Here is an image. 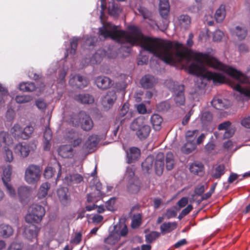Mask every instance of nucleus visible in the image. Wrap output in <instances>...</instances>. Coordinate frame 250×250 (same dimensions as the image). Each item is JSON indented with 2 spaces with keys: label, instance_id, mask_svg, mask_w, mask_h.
<instances>
[{
  "label": "nucleus",
  "instance_id": "nucleus-1",
  "mask_svg": "<svg viewBox=\"0 0 250 250\" xmlns=\"http://www.w3.org/2000/svg\"><path fill=\"white\" fill-rule=\"evenodd\" d=\"M100 1V19L103 24L102 27L99 28L100 36L105 39L110 38L119 43H130L131 46L123 45L120 49V52L125 51L127 55L131 51V47L138 43L144 50L152 54L166 63H174L173 53L172 51L173 42L171 41L144 36L141 30L135 26H131L128 28L130 33L124 30H117V26L109 22H105L104 11L106 9V0Z\"/></svg>",
  "mask_w": 250,
  "mask_h": 250
},
{
  "label": "nucleus",
  "instance_id": "nucleus-2",
  "mask_svg": "<svg viewBox=\"0 0 250 250\" xmlns=\"http://www.w3.org/2000/svg\"><path fill=\"white\" fill-rule=\"evenodd\" d=\"M183 44L178 42L173 43L172 51L173 53V59L174 63H167L171 65H175L177 62H181L184 60L189 62L193 57L195 62L191 63L188 67V72L192 75L197 76H203L205 71L204 63L215 69L224 72L233 78L238 83H246L248 81L247 76L238 71L232 67L229 66L216 58L211 56L208 53H203L193 51L187 48L184 47L183 50H180Z\"/></svg>",
  "mask_w": 250,
  "mask_h": 250
},
{
  "label": "nucleus",
  "instance_id": "nucleus-3",
  "mask_svg": "<svg viewBox=\"0 0 250 250\" xmlns=\"http://www.w3.org/2000/svg\"><path fill=\"white\" fill-rule=\"evenodd\" d=\"M130 128L136 132V135L140 140L146 139L151 130L150 126L146 124L145 118L142 116L135 119L131 123Z\"/></svg>",
  "mask_w": 250,
  "mask_h": 250
},
{
  "label": "nucleus",
  "instance_id": "nucleus-4",
  "mask_svg": "<svg viewBox=\"0 0 250 250\" xmlns=\"http://www.w3.org/2000/svg\"><path fill=\"white\" fill-rule=\"evenodd\" d=\"M45 214V210L43 207L37 204H33L29 208L25 220L28 223L38 224L41 222Z\"/></svg>",
  "mask_w": 250,
  "mask_h": 250
},
{
  "label": "nucleus",
  "instance_id": "nucleus-5",
  "mask_svg": "<svg viewBox=\"0 0 250 250\" xmlns=\"http://www.w3.org/2000/svg\"><path fill=\"white\" fill-rule=\"evenodd\" d=\"M127 233V226L124 223H119L114 227V231L104 239V242L108 244L113 245L120 239L121 237H125Z\"/></svg>",
  "mask_w": 250,
  "mask_h": 250
},
{
  "label": "nucleus",
  "instance_id": "nucleus-6",
  "mask_svg": "<svg viewBox=\"0 0 250 250\" xmlns=\"http://www.w3.org/2000/svg\"><path fill=\"white\" fill-rule=\"evenodd\" d=\"M41 169L40 167L30 165L26 169L24 178L28 184H35L40 179Z\"/></svg>",
  "mask_w": 250,
  "mask_h": 250
},
{
  "label": "nucleus",
  "instance_id": "nucleus-7",
  "mask_svg": "<svg viewBox=\"0 0 250 250\" xmlns=\"http://www.w3.org/2000/svg\"><path fill=\"white\" fill-rule=\"evenodd\" d=\"M36 148V146L34 143H19L14 147V152L21 157L25 158Z\"/></svg>",
  "mask_w": 250,
  "mask_h": 250
},
{
  "label": "nucleus",
  "instance_id": "nucleus-8",
  "mask_svg": "<svg viewBox=\"0 0 250 250\" xmlns=\"http://www.w3.org/2000/svg\"><path fill=\"white\" fill-rule=\"evenodd\" d=\"M12 174V167L10 165H7L3 169V176L2 180L4 186L6 188L7 193L11 197L16 195L15 189L9 182L11 181V176Z\"/></svg>",
  "mask_w": 250,
  "mask_h": 250
},
{
  "label": "nucleus",
  "instance_id": "nucleus-9",
  "mask_svg": "<svg viewBox=\"0 0 250 250\" xmlns=\"http://www.w3.org/2000/svg\"><path fill=\"white\" fill-rule=\"evenodd\" d=\"M185 87L184 85L177 84L174 85L173 92L175 93L174 100L178 105H183L185 103V97L184 94Z\"/></svg>",
  "mask_w": 250,
  "mask_h": 250
},
{
  "label": "nucleus",
  "instance_id": "nucleus-10",
  "mask_svg": "<svg viewBox=\"0 0 250 250\" xmlns=\"http://www.w3.org/2000/svg\"><path fill=\"white\" fill-rule=\"evenodd\" d=\"M95 83L97 87L101 90H106L113 85V82L111 79L104 76L96 77L95 80Z\"/></svg>",
  "mask_w": 250,
  "mask_h": 250
},
{
  "label": "nucleus",
  "instance_id": "nucleus-11",
  "mask_svg": "<svg viewBox=\"0 0 250 250\" xmlns=\"http://www.w3.org/2000/svg\"><path fill=\"white\" fill-rule=\"evenodd\" d=\"M80 117L82 120L80 122L81 128L84 131H89L93 127V122L90 116L84 111H80Z\"/></svg>",
  "mask_w": 250,
  "mask_h": 250
},
{
  "label": "nucleus",
  "instance_id": "nucleus-12",
  "mask_svg": "<svg viewBox=\"0 0 250 250\" xmlns=\"http://www.w3.org/2000/svg\"><path fill=\"white\" fill-rule=\"evenodd\" d=\"M204 78L212 80L215 84L223 83L225 82V77L220 73L207 71L204 73Z\"/></svg>",
  "mask_w": 250,
  "mask_h": 250
},
{
  "label": "nucleus",
  "instance_id": "nucleus-13",
  "mask_svg": "<svg viewBox=\"0 0 250 250\" xmlns=\"http://www.w3.org/2000/svg\"><path fill=\"white\" fill-rule=\"evenodd\" d=\"M129 104L128 103H125L122 106L118 115L116 117V121L122 124L126 119H129L131 114L128 113Z\"/></svg>",
  "mask_w": 250,
  "mask_h": 250
},
{
  "label": "nucleus",
  "instance_id": "nucleus-14",
  "mask_svg": "<svg viewBox=\"0 0 250 250\" xmlns=\"http://www.w3.org/2000/svg\"><path fill=\"white\" fill-rule=\"evenodd\" d=\"M40 230V228L31 224L25 229V236L29 240L33 241L34 239H37Z\"/></svg>",
  "mask_w": 250,
  "mask_h": 250
},
{
  "label": "nucleus",
  "instance_id": "nucleus-15",
  "mask_svg": "<svg viewBox=\"0 0 250 250\" xmlns=\"http://www.w3.org/2000/svg\"><path fill=\"white\" fill-rule=\"evenodd\" d=\"M156 83L157 81L155 77L149 74L143 76L140 81L142 87L144 89L152 88Z\"/></svg>",
  "mask_w": 250,
  "mask_h": 250
},
{
  "label": "nucleus",
  "instance_id": "nucleus-16",
  "mask_svg": "<svg viewBox=\"0 0 250 250\" xmlns=\"http://www.w3.org/2000/svg\"><path fill=\"white\" fill-rule=\"evenodd\" d=\"M117 99V96L114 90L108 91L104 96L102 100L103 105L106 108H110L112 106Z\"/></svg>",
  "mask_w": 250,
  "mask_h": 250
},
{
  "label": "nucleus",
  "instance_id": "nucleus-17",
  "mask_svg": "<svg viewBox=\"0 0 250 250\" xmlns=\"http://www.w3.org/2000/svg\"><path fill=\"white\" fill-rule=\"evenodd\" d=\"M165 156L163 153L160 152L157 154L154 164V167L156 174L161 175L163 172L164 169Z\"/></svg>",
  "mask_w": 250,
  "mask_h": 250
},
{
  "label": "nucleus",
  "instance_id": "nucleus-18",
  "mask_svg": "<svg viewBox=\"0 0 250 250\" xmlns=\"http://www.w3.org/2000/svg\"><path fill=\"white\" fill-rule=\"evenodd\" d=\"M69 83L72 85H75L78 88L82 89L87 86L88 81L85 78L80 75H76L70 80Z\"/></svg>",
  "mask_w": 250,
  "mask_h": 250
},
{
  "label": "nucleus",
  "instance_id": "nucleus-19",
  "mask_svg": "<svg viewBox=\"0 0 250 250\" xmlns=\"http://www.w3.org/2000/svg\"><path fill=\"white\" fill-rule=\"evenodd\" d=\"M211 104L212 106L218 110L227 108L230 106V103L228 100L218 97H214L211 101Z\"/></svg>",
  "mask_w": 250,
  "mask_h": 250
},
{
  "label": "nucleus",
  "instance_id": "nucleus-20",
  "mask_svg": "<svg viewBox=\"0 0 250 250\" xmlns=\"http://www.w3.org/2000/svg\"><path fill=\"white\" fill-rule=\"evenodd\" d=\"M18 192L21 202L22 204L26 203L31 195V188L28 187H21Z\"/></svg>",
  "mask_w": 250,
  "mask_h": 250
},
{
  "label": "nucleus",
  "instance_id": "nucleus-21",
  "mask_svg": "<svg viewBox=\"0 0 250 250\" xmlns=\"http://www.w3.org/2000/svg\"><path fill=\"white\" fill-rule=\"evenodd\" d=\"M57 195L60 202L63 205H66L70 202V195L68 193V189L67 188L62 187L57 190Z\"/></svg>",
  "mask_w": 250,
  "mask_h": 250
},
{
  "label": "nucleus",
  "instance_id": "nucleus-22",
  "mask_svg": "<svg viewBox=\"0 0 250 250\" xmlns=\"http://www.w3.org/2000/svg\"><path fill=\"white\" fill-rule=\"evenodd\" d=\"M141 182L139 178H134L128 181V185L127 189L128 192L131 194L138 193L141 189Z\"/></svg>",
  "mask_w": 250,
  "mask_h": 250
},
{
  "label": "nucleus",
  "instance_id": "nucleus-23",
  "mask_svg": "<svg viewBox=\"0 0 250 250\" xmlns=\"http://www.w3.org/2000/svg\"><path fill=\"white\" fill-rule=\"evenodd\" d=\"M189 169L192 174L202 176L204 173V166L202 163L195 161L190 165Z\"/></svg>",
  "mask_w": 250,
  "mask_h": 250
},
{
  "label": "nucleus",
  "instance_id": "nucleus-24",
  "mask_svg": "<svg viewBox=\"0 0 250 250\" xmlns=\"http://www.w3.org/2000/svg\"><path fill=\"white\" fill-rule=\"evenodd\" d=\"M58 153L62 158H72L74 155L73 149L69 145H63L59 148Z\"/></svg>",
  "mask_w": 250,
  "mask_h": 250
},
{
  "label": "nucleus",
  "instance_id": "nucleus-25",
  "mask_svg": "<svg viewBox=\"0 0 250 250\" xmlns=\"http://www.w3.org/2000/svg\"><path fill=\"white\" fill-rule=\"evenodd\" d=\"M74 99L78 102L83 104H91L94 101L92 96L85 93L75 95Z\"/></svg>",
  "mask_w": 250,
  "mask_h": 250
},
{
  "label": "nucleus",
  "instance_id": "nucleus-26",
  "mask_svg": "<svg viewBox=\"0 0 250 250\" xmlns=\"http://www.w3.org/2000/svg\"><path fill=\"white\" fill-rule=\"evenodd\" d=\"M233 88L244 96L250 98V82L246 86H242L239 83L231 85Z\"/></svg>",
  "mask_w": 250,
  "mask_h": 250
},
{
  "label": "nucleus",
  "instance_id": "nucleus-27",
  "mask_svg": "<svg viewBox=\"0 0 250 250\" xmlns=\"http://www.w3.org/2000/svg\"><path fill=\"white\" fill-rule=\"evenodd\" d=\"M121 11L122 9L118 3H115L114 1H110L109 2L108 12L110 15L117 17L119 16Z\"/></svg>",
  "mask_w": 250,
  "mask_h": 250
},
{
  "label": "nucleus",
  "instance_id": "nucleus-28",
  "mask_svg": "<svg viewBox=\"0 0 250 250\" xmlns=\"http://www.w3.org/2000/svg\"><path fill=\"white\" fill-rule=\"evenodd\" d=\"M13 143V139L11 135L7 132L1 131L0 132V144L5 145V146L8 147Z\"/></svg>",
  "mask_w": 250,
  "mask_h": 250
},
{
  "label": "nucleus",
  "instance_id": "nucleus-29",
  "mask_svg": "<svg viewBox=\"0 0 250 250\" xmlns=\"http://www.w3.org/2000/svg\"><path fill=\"white\" fill-rule=\"evenodd\" d=\"M232 33L237 37L239 40H244L247 35V30L245 26H237L231 29Z\"/></svg>",
  "mask_w": 250,
  "mask_h": 250
},
{
  "label": "nucleus",
  "instance_id": "nucleus-30",
  "mask_svg": "<svg viewBox=\"0 0 250 250\" xmlns=\"http://www.w3.org/2000/svg\"><path fill=\"white\" fill-rule=\"evenodd\" d=\"M140 150L136 147H132L129 149V152L127 153L128 163H131L135 161L140 156Z\"/></svg>",
  "mask_w": 250,
  "mask_h": 250
},
{
  "label": "nucleus",
  "instance_id": "nucleus-31",
  "mask_svg": "<svg viewBox=\"0 0 250 250\" xmlns=\"http://www.w3.org/2000/svg\"><path fill=\"white\" fill-rule=\"evenodd\" d=\"M13 233V229L9 225L2 224L0 225V234L3 238H8Z\"/></svg>",
  "mask_w": 250,
  "mask_h": 250
},
{
  "label": "nucleus",
  "instance_id": "nucleus-32",
  "mask_svg": "<svg viewBox=\"0 0 250 250\" xmlns=\"http://www.w3.org/2000/svg\"><path fill=\"white\" fill-rule=\"evenodd\" d=\"M178 22L181 27L186 29L191 23V19L188 15H182L178 18Z\"/></svg>",
  "mask_w": 250,
  "mask_h": 250
},
{
  "label": "nucleus",
  "instance_id": "nucleus-33",
  "mask_svg": "<svg viewBox=\"0 0 250 250\" xmlns=\"http://www.w3.org/2000/svg\"><path fill=\"white\" fill-rule=\"evenodd\" d=\"M177 226L176 222L164 223L160 227L162 233H168L174 230Z\"/></svg>",
  "mask_w": 250,
  "mask_h": 250
},
{
  "label": "nucleus",
  "instance_id": "nucleus-34",
  "mask_svg": "<svg viewBox=\"0 0 250 250\" xmlns=\"http://www.w3.org/2000/svg\"><path fill=\"white\" fill-rule=\"evenodd\" d=\"M50 188V185L49 183L47 182L42 183L38 192L37 196L38 198L42 199L46 197Z\"/></svg>",
  "mask_w": 250,
  "mask_h": 250
},
{
  "label": "nucleus",
  "instance_id": "nucleus-35",
  "mask_svg": "<svg viewBox=\"0 0 250 250\" xmlns=\"http://www.w3.org/2000/svg\"><path fill=\"white\" fill-rule=\"evenodd\" d=\"M226 16V9L225 6L224 5H221L218 9L216 11L214 15V18L217 22H222Z\"/></svg>",
  "mask_w": 250,
  "mask_h": 250
},
{
  "label": "nucleus",
  "instance_id": "nucleus-36",
  "mask_svg": "<svg viewBox=\"0 0 250 250\" xmlns=\"http://www.w3.org/2000/svg\"><path fill=\"white\" fill-rule=\"evenodd\" d=\"M200 119L203 126H207L212 120V115L209 111L204 112L201 115Z\"/></svg>",
  "mask_w": 250,
  "mask_h": 250
},
{
  "label": "nucleus",
  "instance_id": "nucleus-37",
  "mask_svg": "<svg viewBox=\"0 0 250 250\" xmlns=\"http://www.w3.org/2000/svg\"><path fill=\"white\" fill-rule=\"evenodd\" d=\"M196 148V144L194 141H187V143L181 148V151L185 154H189Z\"/></svg>",
  "mask_w": 250,
  "mask_h": 250
},
{
  "label": "nucleus",
  "instance_id": "nucleus-38",
  "mask_svg": "<svg viewBox=\"0 0 250 250\" xmlns=\"http://www.w3.org/2000/svg\"><path fill=\"white\" fill-rule=\"evenodd\" d=\"M162 122L163 118L158 114H154L151 117V124L155 130L160 129Z\"/></svg>",
  "mask_w": 250,
  "mask_h": 250
},
{
  "label": "nucleus",
  "instance_id": "nucleus-39",
  "mask_svg": "<svg viewBox=\"0 0 250 250\" xmlns=\"http://www.w3.org/2000/svg\"><path fill=\"white\" fill-rule=\"evenodd\" d=\"M175 165V160L173 154L171 152L167 153L166 157V167L168 170L172 169Z\"/></svg>",
  "mask_w": 250,
  "mask_h": 250
},
{
  "label": "nucleus",
  "instance_id": "nucleus-40",
  "mask_svg": "<svg viewBox=\"0 0 250 250\" xmlns=\"http://www.w3.org/2000/svg\"><path fill=\"white\" fill-rule=\"evenodd\" d=\"M23 128L19 124H15L11 129V132L16 139H22Z\"/></svg>",
  "mask_w": 250,
  "mask_h": 250
},
{
  "label": "nucleus",
  "instance_id": "nucleus-41",
  "mask_svg": "<svg viewBox=\"0 0 250 250\" xmlns=\"http://www.w3.org/2000/svg\"><path fill=\"white\" fill-rule=\"evenodd\" d=\"M153 160V157L152 156H148L142 163L143 170L148 173L149 171L151 170L152 167Z\"/></svg>",
  "mask_w": 250,
  "mask_h": 250
},
{
  "label": "nucleus",
  "instance_id": "nucleus-42",
  "mask_svg": "<svg viewBox=\"0 0 250 250\" xmlns=\"http://www.w3.org/2000/svg\"><path fill=\"white\" fill-rule=\"evenodd\" d=\"M98 143V138L96 135H92L89 136L85 143L86 148L92 149L96 147Z\"/></svg>",
  "mask_w": 250,
  "mask_h": 250
},
{
  "label": "nucleus",
  "instance_id": "nucleus-43",
  "mask_svg": "<svg viewBox=\"0 0 250 250\" xmlns=\"http://www.w3.org/2000/svg\"><path fill=\"white\" fill-rule=\"evenodd\" d=\"M225 172V167L224 165L221 164L217 166L214 172L211 174V176L214 179H219Z\"/></svg>",
  "mask_w": 250,
  "mask_h": 250
},
{
  "label": "nucleus",
  "instance_id": "nucleus-44",
  "mask_svg": "<svg viewBox=\"0 0 250 250\" xmlns=\"http://www.w3.org/2000/svg\"><path fill=\"white\" fill-rule=\"evenodd\" d=\"M19 89L23 92H32L36 89V86L31 82L22 83L20 84Z\"/></svg>",
  "mask_w": 250,
  "mask_h": 250
},
{
  "label": "nucleus",
  "instance_id": "nucleus-45",
  "mask_svg": "<svg viewBox=\"0 0 250 250\" xmlns=\"http://www.w3.org/2000/svg\"><path fill=\"white\" fill-rule=\"evenodd\" d=\"M34 130V127L31 125H28L22 130V139L27 140L29 138Z\"/></svg>",
  "mask_w": 250,
  "mask_h": 250
},
{
  "label": "nucleus",
  "instance_id": "nucleus-46",
  "mask_svg": "<svg viewBox=\"0 0 250 250\" xmlns=\"http://www.w3.org/2000/svg\"><path fill=\"white\" fill-rule=\"evenodd\" d=\"M160 236V233L159 232L152 231L145 235V240L147 243L150 244L158 238Z\"/></svg>",
  "mask_w": 250,
  "mask_h": 250
},
{
  "label": "nucleus",
  "instance_id": "nucleus-47",
  "mask_svg": "<svg viewBox=\"0 0 250 250\" xmlns=\"http://www.w3.org/2000/svg\"><path fill=\"white\" fill-rule=\"evenodd\" d=\"M82 120L81 117H80V112L78 114H73L71 115L69 123L73 126H76L79 125Z\"/></svg>",
  "mask_w": 250,
  "mask_h": 250
},
{
  "label": "nucleus",
  "instance_id": "nucleus-48",
  "mask_svg": "<svg viewBox=\"0 0 250 250\" xmlns=\"http://www.w3.org/2000/svg\"><path fill=\"white\" fill-rule=\"evenodd\" d=\"M199 131L197 129L187 131L185 135L187 141H194Z\"/></svg>",
  "mask_w": 250,
  "mask_h": 250
},
{
  "label": "nucleus",
  "instance_id": "nucleus-49",
  "mask_svg": "<svg viewBox=\"0 0 250 250\" xmlns=\"http://www.w3.org/2000/svg\"><path fill=\"white\" fill-rule=\"evenodd\" d=\"M3 157L5 160L8 162H11L13 160L12 151L7 146L3 147Z\"/></svg>",
  "mask_w": 250,
  "mask_h": 250
},
{
  "label": "nucleus",
  "instance_id": "nucleus-50",
  "mask_svg": "<svg viewBox=\"0 0 250 250\" xmlns=\"http://www.w3.org/2000/svg\"><path fill=\"white\" fill-rule=\"evenodd\" d=\"M156 107L158 111L165 112L170 108V104L167 101H164L159 103Z\"/></svg>",
  "mask_w": 250,
  "mask_h": 250
},
{
  "label": "nucleus",
  "instance_id": "nucleus-51",
  "mask_svg": "<svg viewBox=\"0 0 250 250\" xmlns=\"http://www.w3.org/2000/svg\"><path fill=\"white\" fill-rule=\"evenodd\" d=\"M32 99V97L29 95H17L15 98L17 103L19 104H23L29 102Z\"/></svg>",
  "mask_w": 250,
  "mask_h": 250
},
{
  "label": "nucleus",
  "instance_id": "nucleus-52",
  "mask_svg": "<svg viewBox=\"0 0 250 250\" xmlns=\"http://www.w3.org/2000/svg\"><path fill=\"white\" fill-rule=\"evenodd\" d=\"M142 216L140 214H138L134 216L132 219L131 226L132 229L138 228L142 223Z\"/></svg>",
  "mask_w": 250,
  "mask_h": 250
},
{
  "label": "nucleus",
  "instance_id": "nucleus-53",
  "mask_svg": "<svg viewBox=\"0 0 250 250\" xmlns=\"http://www.w3.org/2000/svg\"><path fill=\"white\" fill-rule=\"evenodd\" d=\"M138 11L145 19L150 20L151 13L148 9L144 7H140L138 9Z\"/></svg>",
  "mask_w": 250,
  "mask_h": 250
},
{
  "label": "nucleus",
  "instance_id": "nucleus-54",
  "mask_svg": "<svg viewBox=\"0 0 250 250\" xmlns=\"http://www.w3.org/2000/svg\"><path fill=\"white\" fill-rule=\"evenodd\" d=\"M56 172L55 168L47 167L44 170V176L46 178L49 179L53 177Z\"/></svg>",
  "mask_w": 250,
  "mask_h": 250
},
{
  "label": "nucleus",
  "instance_id": "nucleus-55",
  "mask_svg": "<svg viewBox=\"0 0 250 250\" xmlns=\"http://www.w3.org/2000/svg\"><path fill=\"white\" fill-rule=\"evenodd\" d=\"M8 95L7 89L0 83V105L4 103V98Z\"/></svg>",
  "mask_w": 250,
  "mask_h": 250
},
{
  "label": "nucleus",
  "instance_id": "nucleus-56",
  "mask_svg": "<svg viewBox=\"0 0 250 250\" xmlns=\"http://www.w3.org/2000/svg\"><path fill=\"white\" fill-rule=\"evenodd\" d=\"M116 198L112 197L106 202V208L109 211H113L114 210V204L116 201Z\"/></svg>",
  "mask_w": 250,
  "mask_h": 250
},
{
  "label": "nucleus",
  "instance_id": "nucleus-57",
  "mask_svg": "<svg viewBox=\"0 0 250 250\" xmlns=\"http://www.w3.org/2000/svg\"><path fill=\"white\" fill-rule=\"evenodd\" d=\"M83 180V177L80 174H73L70 175V181L74 183H80Z\"/></svg>",
  "mask_w": 250,
  "mask_h": 250
},
{
  "label": "nucleus",
  "instance_id": "nucleus-58",
  "mask_svg": "<svg viewBox=\"0 0 250 250\" xmlns=\"http://www.w3.org/2000/svg\"><path fill=\"white\" fill-rule=\"evenodd\" d=\"M23 245L21 243L13 242L8 247L7 250H21Z\"/></svg>",
  "mask_w": 250,
  "mask_h": 250
},
{
  "label": "nucleus",
  "instance_id": "nucleus-59",
  "mask_svg": "<svg viewBox=\"0 0 250 250\" xmlns=\"http://www.w3.org/2000/svg\"><path fill=\"white\" fill-rule=\"evenodd\" d=\"M78 39L77 38H73L70 41L71 50L70 53L74 55L76 51L78 46Z\"/></svg>",
  "mask_w": 250,
  "mask_h": 250
},
{
  "label": "nucleus",
  "instance_id": "nucleus-60",
  "mask_svg": "<svg viewBox=\"0 0 250 250\" xmlns=\"http://www.w3.org/2000/svg\"><path fill=\"white\" fill-rule=\"evenodd\" d=\"M52 136L51 129L48 126L46 127L43 133V138L44 140L50 141L52 139Z\"/></svg>",
  "mask_w": 250,
  "mask_h": 250
},
{
  "label": "nucleus",
  "instance_id": "nucleus-61",
  "mask_svg": "<svg viewBox=\"0 0 250 250\" xmlns=\"http://www.w3.org/2000/svg\"><path fill=\"white\" fill-rule=\"evenodd\" d=\"M126 176L128 179V181L131 180L134 178H138L137 177H135L134 171L132 167H128L126 169Z\"/></svg>",
  "mask_w": 250,
  "mask_h": 250
},
{
  "label": "nucleus",
  "instance_id": "nucleus-62",
  "mask_svg": "<svg viewBox=\"0 0 250 250\" xmlns=\"http://www.w3.org/2000/svg\"><path fill=\"white\" fill-rule=\"evenodd\" d=\"M235 131V128L233 127H230L228 129H227L224 134V138H229L232 136Z\"/></svg>",
  "mask_w": 250,
  "mask_h": 250
},
{
  "label": "nucleus",
  "instance_id": "nucleus-63",
  "mask_svg": "<svg viewBox=\"0 0 250 250\" xmlns=\"http://www.w3.org/2000/svg\"><path fill=\"white\" fill-rule=\"evenodd\" d=\"M224 36V33L220 30H216L213 35V39L214 41H220Z\"/></svg>",
  "mask_w": 250,
  "mask_h": 250
},
{
  "label": "nucleus",
  "instance_id": "nucleus-64",
  "mask_svg": "<svg viewBox=\"0 0 250 250\" xmlns=\"http://www.w3.org/2000/svg\"><path fill=\"white\" fill-rule=\"evenodd\" d=\"M192 208L193 207L191 205H188L186 208L182 210L179 216V217L180 218V216L182 217L188 215L192 210Z\"/></svg>",
  "mask_w": 250,
  "mask_h": 250
}]
</instances>
